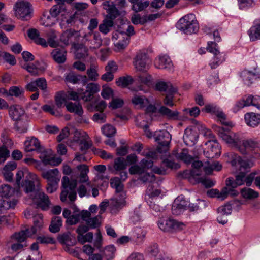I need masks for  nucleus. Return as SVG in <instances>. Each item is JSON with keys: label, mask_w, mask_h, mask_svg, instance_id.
Here are the masks:
<instances>
[{"label": "nucleus", "mask_w": 260, "mask_h": 260, "mask_svg": "<svg viewBox=\"0 0 260 260\" xmlns=\"http://www.w3.org/2000/svg\"><path fill=\"white\" fill-rule=\"evenodd\" d=\"M231 165L238 168V174L235 176V179L229 177L226 179V186L223 188L222 194L228 193L231 197H236L239 192L235 188L244 183L245 175L249 172L250 169L253 166V163L249 160L242 159L237 154H234Z\"/></svg>", "instance_id": "nucleus-1"}, {"label": "nucleus", "mask_w": 260, "mask_h": 260, "mask_svg": "<svg viewBox=\"0 0 260 260\" xmlns=\"http://www.w3.org/2000/svg\"><path fill=\"white\" fill-rule=\"evenodd\" d=\"M215 131L226 143L235 147L243 154L247 153V149H253L257 146V143L252 139L242 140L240 136L230 131L229 127L215 126Z\"/></svg>", "instance_id": "nucleus-2"}, {"label": "nucleus", "mask_w": 260, "mask_h": 260, "mask_svg": "<svg viewBox=\"0 0 260 260\" xmlns=\"http://www.w3.org/2000/svg\"><path fill=\"white\" fill-rule=\"evenodd\" d=\"M29 175L32 180L25 181L26 192L31 193L30 197L38 207L43 210H47L50 205L48 196L40 189V183L37 175L30 173Z\"/></svg>", "instance_id": "nucleus-3"}, {"label": "nucleus", "mask_w": 260, "mask_h": 260, "mask_svg": "<svg viewBox=\"0 0 260 260\" xmlns=\"http://www.w3.org/2000/svg\"><path fill=\"white\" fill-rule=\"evenodd\" d=\"M177 27L187 35L196 33L199 29V24L193 14L186 15L181 18L177 23Z\"/></svg>", "instance_id": "nucleus-4"}, {"label": "nucleus", "mask_w": 260, "mask_h": 260, "mask_svg": "<svg viewBox=\"0 0 260 260\" xmlns=\"http://www.w3.org/2000/svg\"><path fill=\"white\" fill-rule=\"evenodd\" d=\"M24 144L26 151H37L40 153V158L45 164H51L52 158L48 155L45 148L41 146L37 138L32 137L29 140L25 141Z\"/></svg>", "instance_id": "nucleus-5"}, {"label": "nucleus", "mask_w": 260, "mask_h": 260, "mask_svg": "<svg viewBox=\"0 0 260 260\" xmlns=\"http://www.w3.org/2000/svg\"><path fill=\"white\" fill-rule=\"evenodd\" d=\"M43 226V216L41 214H37L34 216V225L30 229H26L25 230L16 233L14 234V237L18 241H25L26 238L30 237L39 231Z\"/></svg>", "instance_id": "nucleus-6"}, {"label": "nucleus", "mask_w": 260, "mask_h": 260, "mask_svg": "<svg viewBox=\"0 0 260 260\" xmlns=\"http://www.w3.org/2000/svg\"><path fill=\"white\" fill-rule=\"evenodd\" d=\"M207 50L213 55L212 59L210 63V66L212 69L216 68L225 60V53L223 52L219 51L218 46L216 42H209Z\"/></svg>", "instance_id": "nucleus-7"}, {"label": "nucleus", "mask_w": 260, "mask_h": 260, "mask_svg": "<svg viewBox=\"0 0 260 260\" xmlns=\"http://www.w3.org/2000/svg\"><path fill=\"white\" fill-rule=\"evenodd\" d=\"M13 9L16 17L23 21H27L31 18L32 12L29 3L23 1L17 2Z\"/></svg>", "instance_id": "nucleus-8"}, {"label": "nucleus", "mask_w": 260, "mask_h": 260, "mask_svg": "<svg viewBox=\"0 0 260 260\" xmlns=\"http://www.w3.org/2000/svg\"><path fill=\"white\" fill-rule=\"evenodd\" d=\"M206 134L209 136V140L205 143V145L211 147L210 150L207 151L206 152L204 151L206 157L214 158L219 156L221 152V146L218 143L215 136L211 131H208Z\"/></svg>", "instance_id": "nucleus-9"}, {"label": "nucleus", "mask_w": 260, "mask_h": 260, "mask_svg": "<svg viewBox=\"0 0 260 260\" xmlns=\"http://www.w3.org/2000/svg\"><path fill=\"white\" fill-rule=\"evenodd\" d=\"M160 230L166 232H173L183 229L184 226L182 222H179L173 219H160L158 223Z\"/></svg>", "instance_id": "nucleus-10"}, {"label": "nucleus", "mask_w": 260, "mask_h": 260, "mask_svg": "<svg viewBox=\"0 0 260 260\" xmlns=\"http://www.w3.org/2000/svg\"><path fill=\"white\" fill-rule=\"evenodd\" d=\"M155 141L159 144V147H161L164 149V152L167 153L168 147L171 140V135L166 130H162L155 132L154 134Z\"/></svg>", "instance_id": "nucleus-11"}, {"label": "nucleus", "mask_w": 260, "mask_h": 260, "mask_svg": "<svg viewBox=\"0 0 260 260\" xmlns=\"http://www.w3.org/2000/svg\"><path fill=\"white\" fill-rule=\"evenodd\" d=\"M103 8L106 10L107 13L106 16V18L109 20H113L119 16H123L125 14V12L122 10H118L113 4H110L109 1H105L103 3Z\"/></svg>", "instance_id": "nucleus-12"}, {"label": "nucleus", "mask_w": 260, "mask_h": 260, "mask_svg": "<svg viewBox=\"0 0 260 260\" xmlns=\"http://www.w3.org/2000/svg\"><path fill=\"white\" fill-rule=\"evenodd\" d=\"M149 61V58L145 51H140L135 58L134 65L137 70L145 71L148 67Z\"/></svg>", "instance_id": "nucleus-13"}, {"label": "nucleus", "mask_w": 260, "mask_h": 260, "mask_svg": "<svg viewBox=\"0 0 260 260\" xmlns=\"http://www.w3.org/2000/svg\"><path fill=\"white\" fill-rule=\"evenodd\" d=\"M99 91L100 87L98 84L94 83L87 84L86 90L80 94L81 99L85 102L90 101L93 95Z\"/></svg>", "instance_id": "nucleus-14"}, {"label": "nucleus", "mask_w": 260, "mask_h": 260, "mask_svg": "<svg viewBox=\"0 0 260 260\" xmlns=\"http://www.w3.org/2000/svg\"><path fill=\"white\" fill-rule=\"evenodd\" d=\"M187 207V202L183 196H178L174 200L172 206V213L175 215H180Z\"/></svg>", "instance_id": "nucleus-15"}, {"label": "nucleus", "mask_w": 260, "mask_h": 260, "mask_svg": "<svg viewBox=\"0 0 260 260\" xmlns=\"http://www.w3.org/2000/svg\"><path fill=\"white\" fill-rule=\"evenodd\" d=\"M204 109L207 113H211L216 115L217 117L220 119V121L222 124L224 125H229V122L225 121V114L222 111L221 109L216 105L214 104L206 105Z\"/></svg>", "instance_id": "nucleus-16"}, {"label": "nucleus", "mask_w": 260, "mask_h": 260, "mask_svg": "<svg viewBox=\"0 0 260 260\" xmlns=\"http://www.w3.org/2000/svg\"><path fill=\"white\" fill-rule=\"evenodd\" d=\"M240 77L245 85L250 86L256 79L260 78V74L256 70L252 71L244 70L241 72Z\"/></svg>", "instance_id": "nucleus-17"}, {"label": "nucleus", "mask_w": 260, "mask_h": 260, "mask_svg": "<svg viewBox=\"0 0 260 260\" xmlns=\"http://www.w3.org/2000/svg\"><path fill=\"white\" fill-rule=\"evenodd\" d=\"M191 176L194 179V181L197 183H202L205 187L210 188L215 185V182L206 176H201L199 170H194L190 173Z\"/></svg>", "instance_id": "nucleus-18"}, {"label": "nucleus", "mask_w": 260, "mask_h": 260, "mask_svg": "<svg viewBox=\"0 0 260 260\" xmlns=\"http://www.w3.org/2000/svg\"><path fill=\"white\" fill-rule=\"evenodd\" d=\"M155 66L160 69L171 71L173 70V63L170 58L167 55H160L155 60Z\"/></svg>", "instance_id": "nucleus-19"}, {"label": "nucleus", "mask_w": 260, "mask_h": 260, "mask_svg": "<svg viewBox=\"0 0 260 260\" xmlns=\"http://www.w3.org/2000/svg\"><path fill=\"white\" fill-rule=\"evenodd\" d=\"M198 135L196 131L187 128L184 131L183 139L184 143L188 146H193L197 142Z\"/></svg>", "instance_id": "nucleus-20"}, {"label": "nucleus", "mask_w": 260, "mask_h": 260, "mask_svg": "<svg viewBox=\"0 0 260 260\" xmlns=\"http://www.w3.org/2000/svg\"><path fill=\"white\" fill-rule=\"evenodd\" d=\"M66 81L72 84L81 83L83 85H85L88 81V78L86 76L76 75L73 72H70L67 74L65 77Z\"/></svg>", "instance_id": "nucleus-21"}, {"label": "nucleus", "mask_w": 260, "mask_h": 260, "mask_svg": "<svg viewBox=\"0 0 260 260\" xmlns=\"http://www.w3.org/2000/svg\"><path fill=\"white\" fill-rule=\"evenodd\" d=\"M41 175L47 182H59L60 180L59 171L56 168L42 171Z\"/></svg>", "instance_id": "nucleus-22"}, {"label": "nucleus", "mask_w": 260, "mask_h": 260, "mask_svg": "<svg viewBox=\"0 0 260 260\" xmlns=\"http://www.w3.org/2000/svg\"><path fill=\"white\" fill-rule=\"evenodd\" d=\"M18 201L16 199L0 197V212L3 213L8 209H14Z\"/></svg>", "instance_id": "nucleus-23"}, {"label": "nucleus", "mask_w": 260, "mask_h": 260, "mask_svg": "<svg viewBox=\"0 0 260 260\" xmlns=\"http://www.w3.org/2000/svg\"><path fill=\"white\" fill-rule=\"evenodd\" d=\"M244 119L246 123L250 127H254L260 124V114L247 113L245 114Z\"/></svg>", "instance_id": "nucleus-24"}, {"label": "nucleus", "mask_w": 260, "mask_h": 260, "mask_svg": "<svg viewBox=\"0 0 260 260\" xmlns=\"http://www.w3.org/2000/svg\"><path fill=\"white\" fill-rule=\"evenodd\" d=\"M10 116L15 121L20 120L24 114V110L19 105H12L9 109Z\"/></svg>", "instance_id": "nucleus-25"}, {"label": "nucleus", "mask_w": 260, "mask_h": 260, "mask_svg": "<svg viewBox=\"0 0 260 260\" xmlns=\"http://www.w3.org/2000/svg\"><path fill=\"white\" fill-rule=\"evenodd\" d=\"M250 40L254 41L257 40H260V21L255 20L253 22V25L251 27L248 31Z\"/></svg>", "instance_id": "nucleus-26"}, {"label": "nucleus", "mask_w": 260, "mask_h": 260, "mask_svg": "<svg viewBox=\"0 0 260 260\" xmlns=\"http://www.w3.org/2000/svg\"><path fill=\"white\" fill-rule=\"evenodd\" d=\"M57 239L60 243L69 246H73L76 243L75 237L73 236L70 232L59 235Z\"/></svg>", "instance_id": "nucleus-27"}, {"label": "nucleus", "mask_w": 260, "mask_h": 260, "mask_svg": "<svg viewBox=\"0 0 260 260\" xmlns=\"http://www.w3.org/2000/svg\"><path fill=\"white\" fill-rule=\"evenodd\" d=\"M155 88L157 90L166 92V94L168 93H176L177 92L176 88L173 87L172 84L170 82H158L156 84Z\"/></svg>", "instance_id": "nucleus-28"}, {"label": "nucleus", "mask_w": 260, "mask_h": 260, "mask_svg": "<svg viewBox=\"0 0 260 260\" xmlns=\"http://www.w3.org/2000/svg\"><path fill=\"white\" fill-rule=\"evenodd\" d=\"M125 193L115 194V196L111 199V205L117 210L121 209L125 205Z\"/></svg>", "instance_id": "nucleus-29"}, {"label": "nucleus", "mask_w": 260, "mask_h": 260, "mask_svg": "<svg viewBox=\"0 0 260 260\" xmlns=\"http://www.w3.org/2000/svg\"><path fill=\"white\" fill-rule=\"evenodd\" d=\"M67 52L64 49H55L51 52L54 60L58 63H62L66 60Z\"/></svg>", "instance_id": "nucleus-30"}, {"label": "nucleus", "mask_w": 260, "mask_h": 260, "mask_svg": "<svg viewBox=\"0 0 260 260\" xmlns=\"http://www.w3.org/2000/svg\"><path fill=\"white\" fill-rule=\"evenodd\" d=\"M158 112L170 119L176 120L179 119V112L177 111H172L164 106L160 107L158 109Z\"/></svg>", "instance_id": "nucleus-31"}, {"label": "nucleus", "mask_w": 260, "mask_h": 260, "mask_svg": "<svg viewBox=\"0 0 260 260\" xmlns=\"http://www.w3.org/2000/svg\"><path fill=\"white\" fill-rule=\"evenodd\" d=\"M66 106L70 112L74 113L80 116L83 114L82 106L79 103L69 102L66 104Z\"/></svg>", "instance_id": "nucleus-32"}, {"label": "nucleus", "mask_w": 260, "mask_h": 260, "mask_svg": "<svg viewBox=\"0 0 260 260\" xmlns=\"http://www.w3.org/2000/svg\"><path fill=\"white\" fill-rule=\"evenodd\" d=\"M62 224L61 218L59 216H55L52 218L49 230L51 233H56L59 231Z\"/></svg>", "instance_id": "nucleus-33"}, {"label": "nucleus", "mask_w": 260, "mask_h": 260, "mask_svg": "<svg viewBox=\"0 0 260 260\" xmlns=\"http://www.w3.org/2000/svg\"><path fill=\"white\" fill-rule=\"evenodd\" d=\"M110 184L112 187L115 189V194H120L122 193H125L123 190V185L119 179V177H115L110 180Z\"/></svg>", "instance_id": "nucleus-34"}, {"label": "nucleus", "mask_w": 260, "mask_h": 260, "mask_svg": "<svg viewBox=\"0 0 260 260\" xmlns=\"http://www.w3.org/2000/svg\"><path fill=\"white\" fill-rule=\"evenodd\" d=\"M132 103L135 106H139L142 108L146 107L149 103V100L143 95L135 94L132 100Z\"/></svg>", "instance_id": "nucleus-35"}, {"label": "nucleus", "mask_w": 260, "mask_h": 260, "mask_svg": "<svg viewBox=\"0 0 260 260\" xmlns=\"http://www.w3.org/2000/svg\"><path fill=\"white\" fill-rule=\"evenodd\" d=\"M7 96L21 98L24 96V90L20 86H11L6 93Z\"/></svg>", "instance_id": "nucleus-36"}, {"label": "nucleus", "mask_w": 260, "mask_h": 260, "mask_svg": "<svg viewBox=\"0 0 260 260\" xmlns=\"http://www.w3.org/2000/svg\"><path fill=\"white\" fill-rule=\"evenodd\" d=\"M243 198L246 199H254L258 197V192L249 187H244L240 191Z\"/></svg>", "instance_id": "nucleus-37"}, {"label": "nucleus", "mask_w": 260, "mask_h": 260, "mask_svg": "<svg viewBox=\"0 0 260 260\" xmlns=\"http://www.w3.org/2000/svg\"><path fill=\"white\" fill-rule=\"evenodd\" d=\"M192 167L193 169L190 171L186 170L183 172V177H188L189 178V180L190 182H192L194 180V178L191 176L190 174V172L194 170H199L200 171V173H201V168L203 167V163L201 161H194L192 164Z\"/></svg>", "instance_id": "nucleus-38"}, {"label": "nucleus", "mask_w": 260, "mask_h": 260, "mask_svg": "<svg viewBox=\"0 0 260 260\" xmlns=\"http://www.w3.org/2000/svg\"><path fill=\"white\" fill-rule=\"evenodd\" d=\"M113 24L114 22L112 20H109L105 18L99 26V31L104 35H106L109 32L110 28L113 26Z\"/></svg>", "instance_id": "nucleus-39"}, {"label": "nucleus", "mask_w": 260, "mask_h": 260, "mask_svg": "<svg viewBox=\"0 0 260 260\" xmlns=\"http://www.w3.org/2000/svg\"><path fill=\"white\" fill-rule=\"evenodd\" d=\"M62 187L64 189H67L72 191H75L74 189L77 186V182L76 180L70 181L69 177L63 176L61 180Z\"/></svg>", "instance_id": "nucleus-40"}, {"label": "nucleus", "mask_w": 260, "mask_h": 260, "mask_svg": "<svg viewBox=\"0 0 260 260\" xmlns=\"http://www.w3.org/2000/svg\"><path fill=\"white\" fill-rule=\"evenodd\" d=\"M115 248L113 245H110L106 247L103 250H100L103 257L107 260L112 259L114 256Z\"/></svg>", "instance_id": "nucleus-41"}, {"label": "nucleus", "mask_w": 260, "mask_h": 260, "mask_svg": "<svg viewBox=\"0 0 260 260\" xmlns=\"http://www.w3.org/2000/svg\"><path fill=\"white\" fill-rule=\"evenodd\" d=\"M127 163L123 157H117L114 159L113 167L116 171H123L126 168Z\"/></svg>", "instance_id": "nucleus-42"}, {"label": "nucleus", "mask_w": 260, "mask_h": 260, "mask_svg": "<svg viewBox=\"0 0 260 260\" xmlns=\"http://www.w3.org/2000/svg\"><path fill=\"white\" fill-rule=\"evenodd\" d=\"M14 192V189L9 185H2L0 186L1 197L9 198Z\"/></svg>", "instance_id": "nucleus-43"}, {"label": "nucleus", "mask_w": 260, "mask_h": 260, "mask_svg": "<svg viewBox=\"0 0 260 260\" xmlns=\"http://www.w3.org/2000/svg\"><path fill=\"white\" fill-rule=\"evenodd\" d=\"M133 78L131 76L119 77L116 81L117 86L124 88L133 83Z\"/></svg>", "instance_id": "nucleus-44"}, {"label": "nucleus", "mask_w": 260, "mask_h": 260, "mask_svg": "<svg viewBox=\"0 0 260 260\" xmlns=\"http://www.w3.org/2000/svg\"><path fill=\"white\" fill-rule=\"evenodd\" d=\"M77 169L80 171V182L81 183L86 182L88 180L87 173L89 169L85 165H81L77 166Z\"/></svg>", "instance_id": "nucleus-45"}, {"label": "nucleus", "mask_w": 260, "mask_h": 260, "mask_svg": "<svg viewBox=\"0 0 260 260\" xmlns=\"http://www.w3.org/2000/svg\"><path fill=\"white\" fill-rule=\"evenodd\" d=\"M77 34H78V32L74 30L70 29L67 30L61 36L60 41L65 45H69L71 41V38Z\"/></svg>", "instance_id": "nucleus-46"}, {"label": "nucleus", "mask_w": 260, "mask_h": 260, "mask_svg": "<svg viewBox=\"0 0 260 260\" xmlns=\"http://www.w3.org/2000/svg\"><path fill=\"white\" fill-rule=\"evenodd\" d=\"M150 3L148 1L145 2L137 1L136 3L133 4L132 9L135 12H138L143 11L149 5Z\"/></svg>", "instance_id": "nucleus-47"}, {"label": "nucleus", "mask_w": 260, "mask_h": 260, "mask_svg": "<svg viewBox=\"0 0 260 260\" xmlns=\"http://www.w3.org/2000/svg\"><path fill=\"white\" fill-rule=\"evenodd\" d=\"M42 20L43 21L42 24L46 27L51 26L54 24V19L51 17L50 13L47 11L43 13Z\"/></svg>", "instance_id": "nucleus-48"}, {"label": "nucleus", "mask_w": 260, "mask_h": 260, "mask_svg": "<svg viewBox=\"0 0 260 260\" xmlns=\"http://www.w3.org/2000/svg\"><path fill=\"white\" fill-rule=\"evenodd\" d=\"M223 188L222 189L221 192H219L218 190L216 189H212L207 191V194L211 198L217 197L218 198L224 200L228 196H230L229 193H226L225 194H222Z\"/></svg>", "instance_id": "nucleus-49"}, {"label": "nucleus", "mask_w": 260, "mask_h": 260, "mask_svg": "<svg viewBox=\"0 0 260 260\" xmlns=\"http://www.w3.org/2000/svg\"><path fill=\"white\" fill-rule=\"evenodd\" d=\"M103 134L107 137H112L116 132V128L111 125L106 124L102 127Z\"/></svg>", "instance_id": "nucleus-50"}, {"label": "nucleus", "mask_w": 260, "mask_h": 260, "mask_svg": "<svg viewBox=\"0 0 260 260\" xmlns=\"http://www.w3.org/2000/svg\"><path fill=\"white\" fill-rule=\"evenodd\" d=\"M86 223L87 224L90 229H94L100 226L101 223L100 221V217L95 216L94 217H90L86 220Z\"/></svg>", "instance_id": "nucleus-51"}, {"label": "nucleus", "mask_w": 260, "mask_h": 260, "mask_svg": "<svg viewBox=\"0 0 260 260\" xmlns=\"http://www.w3.org/2000/svg\"><path fill=\"white\" fill-rule=\"evenodd\" d=\"M37 88L41 90L43 93L47 92V84L46 79L44 77L38 78L35 80Z\"/></svg>", "instance_id": "nucleus-52"}, {"label": "nucleus", "mask_w": 260, "mask_h": 260, "mask_svg": "<svg viewBox=\"0 0 260 260\" xmlns=\"http://www.w3.org/2000/svg\"><path fill=\"white\" fill-rule=\"evenodd\" d=\"M139 179L144 183H152L155 181V177L153 173H144L140 176Z\"/></svg>", "instance_id": "nucleus-53"}, {"label": "nucleus", "mask_w": 260, "mask_h": 260, "mask_svg": "<svg viewBox=\"0 0 260 260\" xmlns=\"http://www.w3.org/2000/svg\"><path fill=\"white\" fill-rule=\"evenodd\" d=\"M177 157L186 164L191 163L193 160L192 157L188 154L187 150L185 149H183L182 152L178 154Z\"/></svg>", "instance_id": "nucleus-54"}, {"label": "nucleus", "mask_w": 260, "mask_h": 260, "mask_svg": "<svg viewBox=\"0 0 260 260\" xmlns=\"http://www.w3.org/2000/svg\"><path fill=\"white\" fill-rule=\"evenodd\" d=\"M87 74L88 76V81H96L99 76V74L97 72L95 66L94 65H91L90 66V68L87 70Z\"/></svg>", "instance_id": "nucleus-55"}, {"label": "nucleus", "mask_w": 260, "mask_h": 260, "mask_svg": "<svg viewBox=\"0 0 260 260\" xmlns=\"http://www.w3.org/2000/svg\"><path fill=\"white\" fill-rule=\"evenodd\" d=\"M217 211L219 214L228 216L231 214L232 207L231 205L228 203L219 207L218 208Z\"/></svg>", "instance_id": "nucleus-56"}, {"label": "nucleus", "mask_w": 260, "mask_h": 260, "mask_svg": "<svg viewBox=\"0 0 260 260\" xmlns=\"http://www.w3.org/2000/svg\"><path fill=\"white\" fill-rule=\"evenodd\" d=\"M129 172L132 175L138 174L141 176L145 171L140 165H134L129 168Z\"/></svg>", "instance_id": "nucleus-57"}, {"label": "nucleus", "mask_w": 260, "mask_h": 260, "mask_svg": "<svg viewBox=\"0 0 260 260\" xmlns=\"http://www.w3.org/2000/svg\"><path fill=\"white\" fill-rule=\"evenodd\" d=\"M93 234L92 232H88L85 235L83 234L81 236H78L77 239L81 244L86 242H90L93 239Z\"/></svg>", "instance_id": "nucleus-58"}, {"label": "nucleus", "mask_w": 260, "mask_h": 260, "mask_svg": "<svg viewBox=\"0 0 260 260\" xmlns=\"http://www.w3.org/2000/svg\"><path fill=\"white\" fill-rule=\"evenodd\" d=\"M80 215L74 211L73 214L66 220V223L69 225H75L79 222Z\"/></svg>", "instance_id": "nucleus-59"}, {"label": "nucleus", "mask_w": 260, "mask_h": 260, "mask_svg": "<svg viewBox=\"0 0 260 260\" xmlns=\"http://www.w3.org/2000/svg\"><path fill=\"white\" fill-rule=\"evenodd\" d=\"M157 153L166 154V153L164 152V149L161 147H158L155 151H149L146 153L143 152L142 155L149 158H154L157 157Z\"/></svg>", "instance_id": "nucleus-60"}, {"label": "nucleus", "mask_w": 260, "mask_h": 260, "mask_svg": "<svg viewBox=\"0 0 260 260\" xmlns=\"http://www.w3.org/2000/svg\"><path fill=\"white\" fill-rule=\"evenodd\" d=\"M92 36L93 40H92L91 44L93 45V47L95 48H99L102 44V40L101 37V35L99 32H92Z\"/></svg>", "instance_id": "nucleus-61"}, {"label": "nucleus", "mask_w": 260, "mask_h": 260, "mask_svg": "<svg viewBox=\"0 0 260 260\" xmlns=\"http://www.w3.org/2000/svg\"><path fill=\"white\" fill-rule=\"evenodd\" d=\"M141 217L139 209H135L130 213L129 219L134 224H136L141 220Z\"/></svg>", "instance_id": "nucleus-62"}, {"label": "nucleus", "mask_w": 260, "mask_h": 260, "mask_svg": "<svg viewBox=\"0 0 260 260\" xmlns=\"http://www.w3.org/2000/svg\"><path fill=\"white\" fill-rule=\"evenodd\" d=\"M94 152L95 154H98L101 158L105 159H108L112 158L113 155L110 153H107L106 151L95 149Z\"/></svg>", "instance_id": "nucleus-63"}, {"label": "nucleus", "mask_w": 260, "mask_h": 260, "mask_svg": "<svg viewBox=\"0 0 260 260\" xmlns=\"http://www.w3.org/2000/svg\"><path fill=\"white\" fill-rule=\"evenodd\" d=\"M61 6L60 5H56L52 7L49 13L51 16V17L55 19L61 13Z\"/></svg>", "instance_id": "nucleus-64"}]
</instances>
